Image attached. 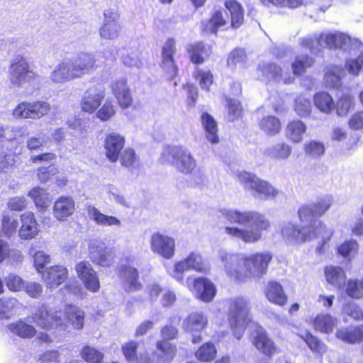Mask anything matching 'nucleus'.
<instances>
[{
  "label": "nucleus",
  "instance_id": "19",
  "mask_svg": "<svg viewBox=\"0 0 363 363\" xmlns=\"http://www.w3.org/2000/svg\"><path fill=\"white\" fill-rule=\"evenodd\" d=\"M208 323V318L203 312H191L186 317L183 328L186 333L191 334L192 343L198 344L202 341L200 333L207 327Z\"/></svg>",
  "mask_w": 363,
  "mask_h": 363
},
{
  "label": "nucleus",
  "instance_id": "48",
  "mask_svg": "<svg viewBox=\"0 0 363 363\" xmlns=\"http://www.w3.org/2000/svg\"><path fill=\"white\" fill-rule=\"evenodd\" d=\"M345 294L352 299L363 298V284L361 279H350L344 284Z\"/></svg>",
  "mask_w": 363,
  "mask_h": 363
},
{
  "label": "nucleus",
  "instance_id": "53",
  "mask_svg": "<svg viewBox=\"0 0 363 363\" xmlns=\"http://www.w3.org/2000/svg\"><path fill=\"white\" fill-rule=\"evenodd\" d=\"M139 343L135 340H129L121 346V351L128 362L138 363V349Z\"/></svg>",
  "mask_w": 363,
  "mask_h": 363
},
{
  "label": "nucleus",
  "instance_id": "45",
  "mask_svg": "<svg viewBox=\"0 0 363 363\" xmlns=\"http://www.w3.org/2000/svg\"><path fill=\"white\" fill-rule=\"evenodd\" d=\"M345 75V69L337 65H330L327 67L324 80L325 83L333 87H338L341 84V79Z\"/></svg>",
  "mask_w": 363,
  "mask_h": 363
},
{
  "label": "nucleus",
  "instance_id": "32",
  "mask_svg": "<svg viewBox=\"0 0 363 363\" xmlns=\"http://www.w3.org/2000/svg\"><path fill=\"white\" fill-rule=\"evenodd\" d=\"M335 337L348 344L360 343L363 341V324L340 328L335 333Z\"/></svg>",
  "mask_w": 363,
  "mask_h": 363
},
{
  "label": "nucleus",
  "instance_id": "62",
  "mask_svg": "<svg viewBox=\"0 0 363 363\" xmlns=\"http://www.w3.org/2000/svg\"><path fill=\"white\" fill-rule=\"evenodd\" d=\"M28 201L24 196L11 197L7 202V208L11 211H23L26 209Z\"/></svg>",
  "mask_w": 363,
  "mask_h": 363
},
{
  "label": "nucleus",
  "instance_id": "38",
  "mask_svg": "<svg viewBox=\"0 0 363 363\" xmlns=\"http://www.w3.org/2000/svg\"><path fill=\"white\" fill-rule=\"evenodd\" d=\"M65 318L76 330H81L84 327V313L75 305L65 306Z\"/></svg>",
  "mask_w": 363,
  "mask_h": 363
},
{
  "label": "nucleus",
  "instance_id": "60",
  "mask_svg": "<svg viewBox=\"0 0 363 363\" xmlns=\"http://www.w3.org/2000/svg\"><path fill=\"white\" fill-rule=\"evenodd\" d=\"M182 88L186 93V105L189 107H194L199 98V89L197 86L192 83H186L182 85Z\"/></svg>",
  "mask_w": 363,
  "mask_h": 363
},
{
  "label": "nucleus",
  "instance_id": "29",
  "mask_svg": "<svg viewBox=\"0 0 363 363\" xmlns=\"http://www.w3.org/2000/svg\"><path fill=\"white\" fill-rule=\"evenodd\" d=\"M264 294L267 301L272 304L284 307L288 303V296L283 286L277 281H269L264 286Z\"/></svg>",
  "mask_w": 363,
  "mask_h": 363
},
{
  "label": "nucleus",
  "instance_id": "21",
  "mask_svg": "<svg viewBox=\"0 0 363 363\" xmlns=\"http://www.w3.org/2000/svg\"><path fill=\"white\" fill-rule=\"evenodd\" d=\"M109 88L118 106L121 109H128L133 106L134 99L126 79L121 78L113 80L111 82Z\"/></svg>",
  "mask_w": 363,
  "mask_h": 363
},
{
  "label": "nucleus",
  "instance_id": "46",
  "mask_svg": "<svg viewBox=\"0 0 363 363\" xmlns=\"http://www.w3.org/2000/svg\"><path fill=\"white\" fill-rule=\"evenodd\" d=\"M88 211L92 220L98 225L106 226L121 225L119 219L113 216L104 215L94 206L89 208Z\"/></svg>",
  "mask_w": 363,
  "mask_h": 363
},
{
  "label": "nucleus",
  "instance_id": "28",
  "mask_svg": "<svg viewBox=\"0 0 363 363\" xmlns=\"http://www.w3.org/2000/svg\"><path fill=\"white\" fill-rule=\"evenodd\" d=\"M75 211V203L70 196H61L53 203L52 215L57 221H65Z\"/></svg>",
  "mask_w": 363,
  "mask_h": 363
},
{
  "label": "nucleus",
  "instance_id": "9",
  "mask_svg": "<svg viewBox=\"0 0 363 363\" xmlns=\"http://www.w3.org/2000/svg\"><path fill=\"white\" fill-rule=\"evenodd\" d=\"M240 184L245 189L265 199L275 198L279 191L267 181L247 172H239L237 175Z\"/></svg>",
  "mask_w": 363,
  "mask_h": 363
},
{
  "label": "nucleus",
  "instance_id": "1",
  "mask_svg": "<svg viewBox=\"0 0 363 363\" xmlns=\"http://www.w3.org/2000/svg\"><path fill=\"white\" fill-rule=\"evenodd\" d=\"M223 216L230 223L251 226L250 229L238 227L225 228V232L228 235L240 238L245 243H253L260 240L262 237V232L271 228V222L269 218L264 213L258 211L228 210L223 213Z\"/></svg>",
  "mask_w": 363,
  "mask_h": 363
},
{
  "label": "nucleus",
  "instance_id": "33",
  "mask_svg": "<svg viewBox=\"0 0 363 363\" xmlns=\"http://www.w3.org/2000/svg\"><path fill=\"white\" fill-rule=\"evenodd\" d=\"M307 130V126L300 119L290 120L284 130L286 138L292 143H300L303 141L304 135Z\"/></svg>",
  "mask_w": 363,
  "mask_h": 363
},
{
  "label": "nucleus",
  "instance_id": "64",
  "mask_svg": "<svg viewBox=\"0 0 363 363\" xmlns=\"http://www.w3.org/2000/svg\"><path fill=\"white\" fill-rule=\"evenodd\" d=\"M57 172L58 170L54 165L40 167L37 169V177L40 182L45 183Z\"/></svg>",
  "mask_w": 363,
  "mask_h": 363
},
{
  "label": "nucleus",
  "instance_id": "61",
  "mask_svg": "<svg viewBox=\"0 0 363 363\" xmlns=\"http://www.w3.org/2000/svg\"><path fill=\"white\" fill-rule=\"evenodd\" d=\"M359 247L357 242L354 240H348L340 244L337 252L343 257H347L352 253H356Z\"/></svg>",
  "mask_w": 363,
  "mask_h": 363
},
{
  "label": "nucleus",
  "instance_id": "63",
  "mask_svg": "<svg viewBox=\"0 0 363 363\" xmlns=\"http://www.w3.org/2000/svg\"><path fill=\"white\" fill-rule=\"evenodd\" d=\"M6 285L8 289L14 292L20 291L24 289V281L18 276L10 274L5 279Z\"/></svg>",
  "mask_w": 363,
  "mask_h": 363
},
{
  "label": "nucleus",
  "instance_id": "2",
  "mask_svg": "<svg viewBox=\"0 0 363 363\" xmlns=\"http://www.w3.org/2000/svg\"><path fill=\"white\" fill-rule=\"evenodd\" d=\"M272 259L273 255L270 252L242 255L238 259L235 265L225 264V270L227 275L235 282L245 283L252 278H260L265 275Z\"/></svg>",
  "mask_w": 363,
  "mask_h": 363
},
{
  "label": "nucleus",
  "instance_id": "18",
  "mask_svg": "<svg viewBox=\"0 0 363 363\" xmlns=\"http://www.w3.org/2000/svg\"><path fill=\"white\" fill-rule=\"evenodd\" d=\"M150 243L151 250L162 257L169 259L174 256L176 243L172 237L155 232L152 234Z\"/></svg>",
  "mask_w": 363,
  "mask_h": 363
},
{
  "label": "nucleus",
  "instance_id": "23",
  "mask_svg": "<svg viewBox=\"0 0 363 363\" xmlns=\"http://www.w3.org/2000/svg\"><path fill=\"white\" fill-rule=\"evenodd\" d=\"M104 21L99 28L101 38L106 40H114L118 38L121 25L118 22L120 13L113 9H108L104 13Z\"/></svg>",
  "mask_w": 363,
  "mask_h": 363
},
{
  "label": "nucleus",
  "instance_id": "58",
  "mask_svg": "<svg viewBox=\"0 0 363 363\" xmlns=\"http://www.w3.org/2000/svg\"><path fill=\"white\" fill-rule=\"evenodd\" d=\"M300 337L306 343L313 352H320L325 349V345L316 336L307 331L305 335H300Z\"/></svg>",
  "mask_w": 363,
  "mask_h": 363
},
{
  "label": "nucleus",
  "instance_id": "44",
  "mask_svg": "<svg viewBox=\"0 0 363 363\" xmlns=\"http://www.w3.org/2000/svg\"><path fill=\"white\" fill-rule=\"evenodd\" d=\"M28 196L32 199L39 211L43 212L48 208L50 203L48 194L43 188L33 187L28 191Z\"/></svg>",
  "mask_w": 363,
  "mask_h": 363
},
{
  "label": "nucleus",
  "instance_id": "54",
  "mask_svg": "<svg viewBox=\"0 0 363 363\" xmlns=\"http://www.w3.org/2000/svg\"><path fill=\"white\" fill-rule=\"evenodd\" d=\"M292 148L286 143H279L271 149L269 154L277 160H286L291 155Z\"/></svg>",
  "mask_w": 363,
  "mask_h": 363
},
{
  "label": "nucleus",
  "instance_id": "59",
  "mask_svg": "<svg viewBox=\"0 0 363 363\" xmlns=\"http://www.w3.org/2000/svg\"><path fill=\"white\" fill-rule=\"evenodd\" d=\"M345 313L357 322L363 321V308L354 302H349L344 306Z\"/></svg>",
  "mask_w": 363,
  "mask_h": 363
},
{
  "label": "nucleus",
  "instance_id": "20",
  "mask_svg": "<svg viewBox=\"0 0 363 363\" xmlns=\"http://www.w3.org/2000/svg\"><path fill=\"white\" fill-rule=\"evenodd\" d=\"M77 277L84 286L92 293L97 292L100 289V281L97 272L88 261L82 260L74 267Z\"/></svg>",
  "mask_w": 363,
  "mask_h": 363
},
{
  "label": "nucleus",
  "instance_id": "16",
  "mask_svg": "<svg viewBox=\"0 0 363 363\" xmlns=\"http://www.w3.org/2000/svg\"><path fill=\"white\" fill-rule=\"evenodd\" d=\"M33 321L43 329L50 330L64 325L61 311H51L45 305L38 307L32 314Z\"/></svg>",
  "mask_w": 363,
  "mask_h": 363
},
{
  "label": "nucleus",
  "instance_id": "51",
  "mask_svg": "<svg viewBox=\"0 0 363 363\" xmlns=\"http://www.w3.org/2000/svg\"><path fill=\"white\" fill-rule=\"evenodd\" d=\"M225 101V108L230 121H234L242 117L243 107L240 101L227 97Z\"/></svg>",
  "mask_w": 363,
  "mask_h": 363
},
{
  "label": "nucleus",
  "instance_id": "56",
  "mask_svg": "<svg viewBox=\"0 0 363 363\" xmlns=\"http://www.w3.org/2000/svg\"><path fill=\"white\" fill-rule=\"evenodd\" d=\"M304 152L313 157L322 156L325 153V145L316 140H310L303 145Z\"/></svg>",
  "mask_w": 363,
  "mask_h": 363
},
{
  "label": "nucleus",
  "instance_id": "49",
  "mask_svg": "<svg viewBox=\"0 0 363 363\" xmlns=\"http://www.w3.org/2000/svg\"><path fill=\"white\" fill-rule=\"evenodd\" d=\"M117 112L116 106L113 101L107 99L100 106L96 111V118L102 121L106 122L113 118Z\"/></svg>",
  "mask_w": 363,
  "mask_h": 363
},
{
  "label": "nucleus",
  "instance_id": "25",
  "mask_svg": "<svg viewBox=\"0 0 363 363\" xmlns=\"http://www.w3.org/2000/svg\"><path fill=\"white\" fill-rule=\"evenodd\" d=\"M21 225L18 233L23 240H31L39 233V225L35 213L31 211H25L20 215Z\"/></svg>",
  "mask_w": 363,
  "mask_h": 363
},
{
  "label": "nucleus",
  "instance_id": "8",
  "mask_svg": "<svg viewBox=\"0 0 363 363\" xmlns=\"http://www.w3.org/2000/svg\"><path fill=\"white\" fill-rule=\"evenodd\" d=\"M160 340L155 343L156 349L163 361L170 362L177 353V347L172 340L178 337L179 329L173 323H167L160 328Z\"/></svg>",
  "mask_w": 363,
  "mask_h": 363
},
{
  "label": "nucleus",
  "instance_id": "24",
  "mask_svg": "<svg viewBox=\"0 0 363 363\" xmlns=\"http://www.w3.org/2000/svg\"><path fill=\"white\" fill-rule=\"evenodd\" d=\"M118 275L127 292H135L143 289V284L140 281L139 270L134 266L129 263L121 265L118 269Z\"/></svg>",
  "mask_w": 363,
  "mask_h": 363
},
{
  "label": "nucleus",
  "instance_id": "3",
  "mask_svg": "<svg viewBox=\"0 0 363 363\" xmlns=\"http://www.w3.org/2000/svg\"><path fill=\"white\" fill-rule=\"evenodd\" d=\"M98 67L94 54L80 52L69 60L60 62L51 72L54 83H64L94 72Z\"/></svg>",
  "mask_w": 363,
  "mask_h": 363
},
{
  "label": "nucleus",
  "instance_id": "14",
  "mask_svg": "<svg viewBox=\"0 0 363 363\" xmlns=\"http://www.w3.org/2000/svg\"><path fill=\"white\" fill-rule=\"evenodd\" d=\"M50 110V104L43 101H23L16 106L13 115L19 118L39 119Z\"/></svg>",
  "mask_w": 363,
  "mask_h": 363
},
{
  "label": "nucleus",
  "instance_id": "17",
  "mask_svg": "<svg viewBox=\"0 0 363 363\" xmlns=\"http://www.w3.org/2000/svg\"><path fill=\"white\" fill-rule=\"evenodd\" d=\"M187 287L195 294L196 298L205 303L213 301L216 295L217 290L215 284L205 277L194 278L191 283L187 284Z\"/></svg>",
  "mask_w": 363,
  "mask_h": 363
},
{
  "label": "nucleus",
  "instance_id": "57",
  "mask_svg": "<svg viewBox=\"0 0 363 363\" xmlns=\"http://www.w3.org/2000/svg\"><path fill=\"white\" fill-rule=\"evenodd\" d=\"M260 70L263 76L274 80L281 79L282 76V69L276 63H267L260 67Z\"/></svg>",
  "mask_w": 363,
  "mask_h": 363
},
{
  "label": "nucleus",
  "instance_id": "10",
  "mask_svg": "<svg viewBox=\"0 0 363 363\" xmlns=\"http://www.w3.org/2000/svg\"><path fill=\"white\" fill-rule=\"evenodd\" d=\"M9 77L13 85L21 86L25 84H30L38 79V75L30 69L27 59L18 55L10 63Z\"/></svg>",
  "mask_w": 363,
  "mask_h": 363
},
{
  "label": "nucleus",
  "instance_id": "13",
  "mask_svg": "<svg viewBox=\"0 0 363 363\" xmlns=\"http://www.w3.org/2000/svg\"><path fill=\"white\" fill-rule=\"evenodd\" d=\"M251 342L262 354L269 359L281 351L269 333L260 325L251 333Z\"/></svg>",
  "mask_w": 363,
  "mask_h": 363
},
{
  "label": "nucleus",
  "instance_id": "7",
  "mask_svg": "<svg viewBox=\"0 0 363 363\" xmlns=\"http://www.w3.org/2000/svg\"><path fill=\"white\" fill-rule=\"evenodd\" d=\"M189 270L207 274L210 267L201 253L191 252L184 259L174 262L171 276L177 281L183 283L184 273Z\"/></svg>",
  "mask_w": 363,
  "mask_h": 363
},
{
  "label": "nucleus",
  "instance_id": "11",
  "mask_svg": "<svg viewBox=\"0 0 363 363\" xmlns=\"http://www.w3.org/2000/svg\"><path fill=\"white\" fill-rule=\"evenodd\" d=\"M176 54V40L172 37H169L161 47L160 67L164 76L169 80L174 79L179 74V67L175 57Z\"/></svg>",
  "mask_w": 363,
  "mask_h": 363
},
{
  "label": "nucleus",
  "instance_id": "40",
  "mask_svg": "<svg viewBox=\"0 0 363 363\" xmlns=\"http://www.w3.org/2000/svg\"><path fill=\"white\" fill-rule=\"evenodd\" d=\"M259 128L267 135L274 136L281 130V123L275 116L268 115L262 117L258 123Z\"/></svg>",
  "mask_w": 363,
  "mask_h": 363
},
{
  "label": "nucleus",
  "instance_id": "5",
  "mask_svg": "<svg viewBox=\"0 0 363 363\" xmlns=\"http://www.w3.org/2000/svg\"><path fill=\"white\" fill-rule=\"evenodd\" d=\"M227 318L233 336L240 340L244 335L250 321L248 302L242 297L237 296L227 301Z\"/></svg>",
  "mask_w": 363,
  "mask_h": 363
},
{
  "label": "nucleus",
  "instance_id": "39",
  "mask_svg": "<svg viewBox=\"0 0 363 363\" xmlns=\"http://www.w3.org/2000/svg\"><path fill=\"white\" fill-rule=\"evenodd\" d=\"M325 276L327 281L333 286L341 289L346 280V274L340 267L327 266L325 267Z\"/></svg>",
  "mask_w": 363,
  "mask_h": 363
},
{
  "label": "nucleus",
  "instance_id": "41",
  "mask_svg": "<svg viewBox=\"0 0 363 363\" xmlns=\"http://www.w3.org/2000/svg\"><path fill=\"white\" fill-rule=\"evenodd\" d=\"M8 328L12 333L23 339L32 338L36 334V330L34 326L26 323L23 320H18L9 324Z\"/></svg>",
  "mask_w": 363,
  "mask_h": 363
},
{
  "label": "nucleus",
  "instance_id": "52",
  "mask_svg": "<svg viewBox=\"0 0 363 363\" xmlns=\"http://www.w3.org/2000/svg\"><path fill=\"white\" fill-rule=\"evenodd\" d=\"M80 355L88 363H102L104 361V354L99 350L89 345L82 347Z\"/></svg>",
  "mask_w": 363,
  "mask_h": 363
},
{
  "label": "nucleus",
  "instance_id": "4",
  "mask_svg": "<svg viewBox=\"0 0 363 363\" xmlns=\"http://www.w3.org/2000/svg\"><path fill=\"white\" fill-rule=\"evenodd\" d=\"M333 198L330 195L318 196L311 203L302 205L298 211V216L301 223H307L309 234L319 235L326 232V225L318 218L323 216L333 206Z\"/></svg>",
  "mask_w": 363,
  "mask_h": 363
},
{
  "label": "nucleus",
  "instance_id": "26",
  "mask_svg": "<svg viewBox=\"0 0 363 363\" xmlns=\"http://www.w3.org/2000/svg\"><path fill=\"white\" fill-rule=\"evenodd\" d=\"M228 25V21L222 9L213 10L209 18L201 21V30L203 33L217 35L219 30Z\"/></svg>",
  "mask_w": 363,
  "mask_h": 363
},
{
  "label": "nucleus",
  "instance_id": "34",
  "mask_svg": "<svg viewBox=\"0 0 363 363\" xmlns=\"http://www.w3.org/2000/svg\"><path fill=\"white\" fill-rule=\"evenodd\" d=\"M201 121L207 140L212 144H218L220 142V138L216 121L211 114L204 111L201 116Z\"/></svg>",
  "mask_w": 363,
  "mask_h": 363
},
{
  "label": "nucleus",
  "instance_id": "30",
  "mask_svg": "<svg viewBox=\"0 0 363 363\" xmlns=\"http://www.w3.org/2000/svg\"><path fill=\"white\" fill-rule=\"evenodd\" d=\"M186 50L191 62L199 65L204 63L211 57L212 46L200 40L189 44Z\"/></svg>",
  "mask_w": 363,
  "mask_h": 363
},
{
  "label": "nucleus",
  "instance_id": "31",
  "mask_svg": "<svg viewBox=\"0 0 363 363\" xmlns=\"http://www.w3.org/2000/svg\"><path fill=\"white\" fill-rule=\"evenodd\" d=\"M224 6L228 11L230 28L237 30L245 23V10L242 4L236 0H225Z\"/></svg>",
  "mask_w": 363,
  "mask_h": 363
},
{
  "label": "nucleus",
  "instance_id": "12",
  "mask_svg": "<svg viewBox=\"0 0 363 363\" xmlns=\"http://www.w3.org/2000/svg\"><path fill=\"white\" fill-rule=\"evenodd\" d=\"M88 257L95 265L108 268L115 262L116 250L103 241L94 240L88 245Z\"/></svg>",
  "mask_w": 363,
  "mask_h": 363
},
{
  "label": "nucleus",
  "instance_id": "50",
  "mask_svg": "<svg viewBox=\"0 0 363 363\" xmlns=\"http://www.w3.org/2000/svg\"><path fill=\"white\" fill-rule=\"evenodd\" d=\"M193 77L195 80L199 82L202 89L210 90V86L213 83V75L210 70H205L197 67L193 72Z\"/></svg>",
  "mask_w": 363,
  "mask_h": 363
},
{
  "label": "nucleus",
  "instance_id": "47",
  "mask_svg": "<svg viewBox=\"0 0 363 363\" xmlns=\"http://www.w3.org/2000/svg\"><path fill=\"white\" fill-rule=\"evenodd\" d=\"M118 160L121 166L128 169L133 170L140 165V158L132 147H127L122 151Z\"/></svg>",
  "mask_w": 363,
  "mask_h": 363
},
{
  "label": "nucleus",
  "instance_id": "36",
  "mask_svg": "<svg viewBox=\"0 0 363 363\" xmlns=\"http://www.w3.org/2000/svg\"><path fill=\"white\" fill-rule=\"evenodd\" d=\"M313 102L315 107L321 113H331L335 108V101L333 96L325 91H320L314 94Z\"/></svg>",
  "mask_w": 363,
  "mask_h": 363
},
{
  "label": "nucleus",
  "instance_id": "15",
  "mask_svg": "<svg viewBox=\"0 0 363 363\" xmlns=\"http://www.w3.org/2000/svg\"><path fill=\"white\" fill-rule=\"evenodd\" d=\"M106 96V90L100 84L90 86L84 94L80 101L81 111L84 113L92 114L101 105Z\"/></svg>",
  "mask_w": 363,
  "mask_h": 363
},
{
  "label": "nucleus",
  "instance_id": "37",
  "mask_svg": "<svg viewBox=\"0 0 363 363\" xmlns=\"http://www.w3.org/2000/svg\"><path fill=\"white\" fill-rule=\"evenodd\" d=\"M337 324V319L328 313H319L312 320L314 330L325 334L331 333Z\"/></svg>",
  "mask_w": 363,
  "mask_h": 363
},
{
  "label": "nucleus",
  "instance_id": "27",
  "mask_svg": "<svg viewBox=\"0 0 363 363\" xmlns=\"http://www.w3.org/2000/svg\"><path fill=\"white\" fill-rule=\"evenodd\" d=\"M41 274L47 287L54 289L67 279L68 270L62 265L56 264L46 268Z\"/></svg>",
  "mask_w": 363,
  "mask_h": 363
},
{
  "label": "nucleus",
  "instance_id": "35",
  "mask_svg": "<svg viewBox=\"0 0 363 363\" xmlns=\"http://www.w3.org/2000/svg\"><path fill=\"white\" fill-rule=\"evenodd\" d=\"M306 227L307 224L303 228L305 233H302L301 230L298 226L293 224H288L281 230V234L284 239L289 242H304L308 239L318 236L309 234Z\"/></svg>",
  "mask_w": 363,
  "mask_h": 363
},
{
  "label": "nucleus",
  "instance_id": "42",
  "mask_svg": "<svg viewBox=\"0 0 363 363\" xmlns=\"http://www.w3.org/2000/svg\"><path fill=\"white\" fill-rule=\"evenodd\" d=\"M194 356L201 362H211L217 356V349L212 342H206L198 347L194 352Z\"/></svg>",
  "mask_w": 363,
  "mask_h": 363
},
{
  "label": "nucleus",
  "instance_id": "6",
  "mask_svg": "<svg viewBox=\"0 0 363 363\" xmlns=\"http://www.w3.org/2000/svg\"><path fill=\"white\" fill-rule=\"evenodd\" d=\"M171 157L170 164L183 174H191L197 167L192 153L183 145H167L162 153L160 160L165 163Z\"/></svg>",
  "mask_w": 363,
  "mask_h": 363
},
{
  "label": "nucleus",
  "instance_id": "22",
  "mask_svg": "<svg viewBox=\"0 0 363 363\" xmlns=\"http://www.w3.org/2000/svg\"><path fill=\"white\" fill-rule=\"evenodd\" d=\"M125 144V138L119 133L112 131L105 135L104 148L105 156L111 162L118 160Z\"/></svg>",
  "mask_w": 363,
  "mask_h": 363
},
{
  "label": "nucleus",
  "instance_id": "55",
  "mask_svg": "<svg viewBox=\"0 0 363 363\" xmlns=\"http://www.w3.org/2000/svg\"><path fill=\"white\" fill-rule=\"evenodd\" d=\"M353 106V98L349 94L342 95L335 102L336 113L338 116H345Z\"/></svg>",
  "mask_w": 363,
  "mask_h": 363
},
{
  "label": "nucleus",
  "instance_id": "43",
  "mask_svg": "<svg viewBox=\"0 0 363 363\" xmlns=\"http://www.w3.org/2000/svg\"><path fill=\"white\" fill-rule=\"evenodd\" d=\"M314 63V58L309 55H298L291 63L292 72L296 76H302Z\"/></svg>",
  "mask_w": 363,
  "mask_h": 363
}]
</instances>
